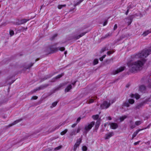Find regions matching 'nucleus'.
Returning a JSON list of instances; mask_svg holds the SVG:
<instances>
[{
    "mask_svg": "<svg viewBox=\"0 0 151 151\" xmlns=\"http://www.w3.org/2000/svg\"><path fill=\"white\" fill-rule=\"evenodd\" d=\"M99 117V115L98 114L93 115L92 116V118L94 120L98 119Z\"/></svg>",
    "mask_w": 151,
    "mask_h": 151,
    "instance_id": "a878e982",
    "label": "nucleus"
},
{
    "mask_svg": "<svg viewBox=\"0 0 151 151\" xmlns=\"http://www.w3.org/2000/svg\"><path fill=\"white\" fill-rule=\"evenodd\" d=\"M142 122L141 121H137L135 122V124L137 126H138L141 124L142 123Z\"/></svg>",
    "mask_w": 151,
    "mask_h": 151,
    "instance_id": "bb28decb",
    "label": "nucleus"
},
{
    "mask_svg": "<svg viewBox=\"0 0 151 151\" xmlns=\"http://www.w3.org/2000/svg\"><path fill=\"white\" fill-rule=\"evenodd\" d=\"M150 124H149V125H148V126L146 127H145V128H146V129H148V128H150Z\"/></svg>",
    "mask_w": 151,
    "mask_h": 151,
    "instance_id": "680f3d73",
    "label": "nucleus"
},
{
    "mask_svg": "<svg viewBox=\"0 0 151 151\" xmlns=\"http://www.w3.org/2000/svg\"><path fill=\"white\" fill-rule=\"evenodd\" d=\"M87 101L88 102L87 103L88 104H90L94 102V100L92 99H89L88 101H87Z\"/></svg>",
    "mask_w": 151,
    "mask_h": 151,
    "instance_id": "7c9ffc66",
    "label": "nucleus"
},
{
    "mask_svg": "<svg viewBox=\"0 0 151 151\" xmlns=\"http://www.w3.org/2000/svg\"><path fill=\"white\" fill-rule=\"evenodd\" d=\"M115 101V99H113L112 100H111L109 102H110V103H111V104L114 103Z\"/></svg>",
    "mask_w": 151,
    "mask_h": 151,
    "instance_id": "864d4df0",
    "label": "nucleus"
},
{
    "mask_svg": "<svg viewBox=\"0 0 151 151\" xmlns=\"http://www.w3.org/2000/svg\"><path fill=\"white\" fill-rule=\"evenodd\" d=\"M125 68V66L121 67L117 69L116 70L113 71L111 73V74L112 75H115L122 71L124 70Z\"/></svg>",
    "mask_w": 151,
    "mask_h": 151,
    "instance_id": "39448f33",
    "label": "nucleus"
},
{
    "mask_svg": "<svg viewBox=\"0 0 151 151\" xmlns=\"http://www.w3.org/2000/svg\"><path fill=\"white\" fill-rule=\"evenodd\" d=\"M106 56V55H103L102 57V58H104Z\"/></svg>",
    "mask_w": 151,
    "mask_h": 151,
    "instance_id": "69168bd1",
    "label": "nucleus"
},
{
    "mask_svg": "<svg viewBox=\"0 0 151 151\" xmlns=\"http://www.w3.org/2000/svg\"><path fill=\"white\" fill-rule=\"evenodd\" d=\"M62 147V145H60V146H59L58 147H55V149H54V150H60V149Z\"/></svg>",
    "mask_w": 151,
    "mask_h": 151,
    "instance_id": "4c0bfd02",
    "label": "nucleus"
},
{
    "mask_svg": "<svg viewBox=\"0 0 151 151\" xmlns=\"http://www.w3.org/2000/svg\"><path fill=\"white\" fill-rule=\"evenodd\" d=\"M77 124L76 123L72 125L71 127L72 128H74L77 125Z\"/></svg>",
    "mask_w": 151,
    "mask_h": 151,
    "instance_id": "bf43d9fd",
    "label": "nucleus"
},
{
    "mask_svg": "<svg viewBox=\"0 0 151 151\" xmlns=\"http://www.w3.org/2000/svg\"><path fill=\"white\" fill-rule=\"evenodd\" d=\"M22 120V119H21L17 120L15 121H14L13 123L11 124H10L9 125V127H11L13 125H14L17 123L19 122H21Z\"/></svg>",
    "mask_w": 151,
    "mask_h": 151,
    "instance_id": "dca6fc26",
    "label": "nucleus"
},
{
    "mask_svg": "<svg viewBox=\"0 0 151 151\" xmlns=\"http://www.w3.org/2000/svg\"><path fill=\"white\" fill-rule=\"evenodd\" d=\"M64 73H62L60 75H58L57 76L54 77L51 81V82H55L58 79H59L62 76H64Z\"/></svg>",
    "mask_w": 151,
    "mask_h": 151,
    "instance_id": "6e6552de",
    "label": "nucleus"
},
{
    "mask_svg": "<svg viewBox=\"0 0 151 151\" xmlns=\"http://www.w3.org/2000/svg\"><path fill=\"white\" fill-rule=\"evenodd\" d=\"M82 1H81V0H80V1H79L78 2H77L76 4H75L74 5V6H76L77 5H78L81 2H82Z\"/></svg>",
    "mask_w": 151,
    "mask_h": 151,
    "instance_id": "37998d69",
    "label": "nucleus"
},
{
    "mask_svg": "<svg viewBox=\"0 0 151 151\" xmlns=\"http://www.w3.org/2000/svg\"><path fill=\"white\" fill-rule=\"evenodd\" d=\"M98 59H96L94 60L93 64L94 65H95L98 64Z\"/></svg>",
    "mask_w": 151,
    "mask_h": 151,
    "instance_id": "c756f323",
    "label": "nucleus"
},
{
    "mask_svg": "<svg viewBox=\"0 0 151 151\" xmlns=\"http://www.w3.org/2000/svg\"><path fill=\"white\" fill-rule=\"evenodd\" d=\"M107 22H108V21L107 20H106L105 21V22H104V24H103V25L104 26H105L106 25L107 23Z\"/></svg>",
    "mask_w": 151,
    "mask_h": 151,
    "instance_id": "603ef678",
    "label": "nucleus"
},
{
    "mask_svg": "<svg viewBox=\"0 0 151 151\" xmlns=\"http://www.w3.org/2000/svg\"><path fill=\"white\" fill-rule=\"evenodd\" d=\"M114 133L113 132H110L108 134H105V139H108L111 137L113 136L114 135Z\"/></svg>",
    "mask_w": 151,
    "mask_h": 151,
    "instance_id": "9d476101",
    "label": "nucleus"
},
{
    "mask_svg": "<svg viewBox=\"0 0 151 151\" xmlns=\"http://www.w3.org/2000/svg\"><path fill=\"white\" fill-rule=\"evenodd\" d=\"M151 53L150 49H146L143 50L141 52L135 55L134 58L139 59L141 60H138L134 62L128 63L127 64L129 68L130 71L132 73L135 72L141 69L146 61L145 58Z\"/></svg>",
    "mask_w": 151,
    "mask_h": 151,
    "instance_id": "f257e3e1",
    "label": "nucleus"
},
{
    "mask_svg": "<svg viewBox=\"0 0 151 151\" xmlns=\"http://www.w3.org/2000/svg\"><path fill=\"white\" fill-rule=\"evenodd\" d=\"M57 36V34H54L51 37V39L52 40H53L54 38L56 37V36Z\"/></svg>",
    "mask_w": 151,
    "mask_h": 151,
    "instance_id": "49530a36",
    "label": "nucleus"
},
{
    "mask_svg": "<svg viewBox=\"0 0 151 151\" xmlns=\"http://www.w3.org/2000/svg\"><path fill=\"white\" fill-rule=\"evenodd\" d=\"M146 129V128H143L142 129H139L137 130L136 131H137L138 133L140 131L143 130L144 129Z\"/></svg>",
    "mask_w": 151,
    "mask_h": 151,
    "instance_id": "6e6d98bb",
    "label": "nucleus"
},
{
    "mask_svg": "<svg viewBox=\"0 0 151 151\" xmlns=\"http://www.w3.org/2000/svg\"><path fill=\"white\" fill-rule=\"evenodd\" d=\"M66 5L65 4L64 5H59L58 6V8L59 9H60L63 7H65Z\"/></svg>",
    "mask_w": 151,
    "mask_h": 151,
    "instance_id": "72a5a7b5",
    "label": "nucleus"
},
{
    "mask_svg": "<svg viewBox=\"0 0 151 151\" xmlns=\"http://www.w3.org/2000/svg\"><path fill=\"white\" fill-rule=\"evenodd\" d=\"M111 105L110 102H108L107 101H104L101 106L102 109H107Z\"/></svg>",
    "mask_w": 151,
    "mask_h": 151,
    "instance_id": "20e7f679",
    "label": "nucleus"
},
{
    "mask_svg": "<svg viewBox=\"0 0 151 151\" xmlns=\"http://www.w3.org/2000/svg\"><path fill=\"white\" fill-rule=\"evenodd\" d=\"M68 129H66L64 130L61 132L60 134L62 135H64L68 132Z\"/></svg>",
    "mask_w": 151,
    "mask_h": 151,
    "instance_id": "cd10ccee",
    "label": "nucleus"
},
{
    "mask_svg": "<svg viewBox=\"0 0 151 151\" xmlns=\"http://www.w3.org/2000/svg\"><path fill=\"white\" fill-rule=\"evenodd\" d=\"M68 82H66L63 83H60L57 88H56L54 90L53 93H54L56 91L60 89L61 87L66 85L68 84Z\"/></svg>",
    "mask_w": 151,
    "mask_h": 151,
    "instance_id": "0eeeda50",
    "label": "nucleus"
},
{
    "mask_svg": "<svg viewBox=\"0 0 151 151\" xmlns=\"http://www.w3.org/2000/svg\"><path fill=\"white\" fill-rule=\"evenodd\" d=\"M139 90L140 91L145 93L146 90V87L144 85H142L139 87Z\"/></svg>",
    "mask_w": 151,
    "mask_h": 151,
    "instance_id": "ddd939ff",
    "label": "nucleus"
},
{
    "mask_svg": "<svg viewBox=\"0 0 151 151\" xmlns=\"http://www.w3.org/2000/svg\"><path fill=\"white\" fill-rule=\"evenodd\" d=\"M143 105V103H141L137 105L136 107V109H139L140 108H141L142 106Z\"/></svg>",
    "mask_w": 151,
    "mask_h": 151,
    "instance_id": "5701e85b",
    "label": "nucleus"
},
{
    "mask_svg": "<svg viewBox=\"0 0 151 151\" xmlns=\"http://www.w3.org/2000/svg\"><path fill=\"white\" fill-rule=\"evenodd\" d=\"M110 127L113 129H115L118 127V125L117 124L114 123H111L109 124Z\"/></svg>",
    "mask_w": 151,
    "mask_h": 151,
    "instance_id": "9b49d317",
    "label": "nucleus"
},
{
    "mask_svg": "<svg viewBox=\"0 0 151 151\" xmlns=\"http://www.w3.org/2000/svg\"><path fill=\"white\" fill-rule=\"evenodd\" d=\"M131 98L135 97L137 99H139L140 98V96L138 93H135V94H132L130 95Z\"/></svg>",
    "mask_w": 151,
    "mask_h": 151,
    "instance_id": "2eb2a0df",
    "label": "nucleus"
},
{
    "mask_svg": "<svg viewBox=\"0 0 151 151\" xmlns=\"http://www.w3.org/2000/svg\"><path fill=\"white\" fill-rule=\"evenodd\" d=\"M81 129V128L80 127H78V129H77V131H76V133H79L80 132Z\"/></svg>",
    "mask_w": 151,
    "mask_h": 151,
    "instance_id": "de8ad7c7",
    "label": "nucleus"
},
{
    "mask_svg": "<svg viewBox=\"0 0 151 151\" xmlns=\"http://www.w3.org/2000/svg\"><path fill=\"white\" fill-rule=\"evenodd\" d=\"M58 102V101H55L53 102L52 104V106H50V107L52 108L53 107L55 106L57 104Z\"/></svg>",
    "mask_w": 151,
    "mask_h": 151,
    "instance_id": "473e14b6",
    "label": "nucleus"
},
{
    "mask_svg": "<svg viewBox=\"0 0 151 151\" xmlns=\"http://www.w3.org/2000/svg\"><path fill=\"white\" fill-rule=\"evenodd\" d=\"M64 124H63V123L62 124H60L59 125H58L55 128V129L54 130L56 129H58L60 126H62V125H64Z\"/></svg>",
    "mask_w": 151,
    "mask_h": 151,
    "instance_id": "ea45409f",
    "label": "nucleus"
},
{
    "mask_svg": "<svg viewBox=\"0 0 151 151\" xmlns=\"http://www.w3.org/2000/svg\"><path fill=\"white\" fill-rule=\"evenodd\" d=\"M111 33H109L108 34H106L105 35L104 37V38H105L110 36H111Z\"/></svg>",
    "mask_w": 151,
    "mask_h": 151,
    "instance_id": "f704fd0d",
    "label": "nucleus"
},
{
    "mask_svg": "<svg viewBox=\"0 0 151 151\" xmlns=\"http://www.w3.org/2000/svg\"><path fill=\"white\" fill-rule=\"evenodd\" d=\"M122 106H123L129 107V104L128 102L126 101L123 103Z\"/></svg>",
    "mask_w": 151,
    "mask_h": 151,
    "instance_id": "4be33fe9",
    "label": "nucleus"
},
{
    "mask_svg": "<svg viewBox=\"0 0 151 151\" xmlns=\"http://www.w3.org/2000/svg\"><path fill=\"white\" fill-rule=\"evenodd\" d=\"M81 141L82 139L81 138H80L77 140V141L75 144L79 146L81 143Z\"/></svg>",
    "mask_w": 151,
    "mask_h": 151,
    "instance_id": "b1692460",
    "label": "nucleus"
},
{
    "mask_svg": "<svg viewBox=\"0 0 151 151\" xmlns=\"http://www.w3.org/2000/svg\"><path fill=\"white\" fill-rule=\"evenodd\" d=\"M138 133L137 131H136L134 133L132 136V139H133L136 136Z\"/></svg>",
    "mask_w": 151,
    "mask_h": 151,
    "instance_id": "c9c22d12",
    "label": "nucleus"
},
{
    "mask_svg": "<svg viewBox=\"0 0 151 151\" xmlns=\"http://www.w3.org/2000/svg\"><path fill=\"white\" fill-rule=\"evenodd\" d=\"M34 63H31L30 65H29L26 68V69H28L31 68L34 64Z\"/></svg>",
    "mask_w": 151,
    "mask_h": 151,
    "instance_id": "79ce46f5",
    "label": "nucleus"
},
{
    "mask_svg": "<svg viewBox=\"0 0 151 151\" xmlns=\"http://www.w3.org/2000/svg\"><path fill=\"white\" fill-rule=\"evenodd\" d=\"M117 25L116 24H115V25L114 26V30H115L117 28Z\"/></svg>",
    "mask_w": 151,
    "mask_h": 151,
    "instance_id": "13d9d810",
    "label": "nucleus"
},
{
    "mask_svg": "<svg viewBox=\"0 0 151 151\" xmlns=\"http://www.w3.org/2000/svg\"><path fill=\"white\" fill-rule=\"evenodd\" d=\"M30 135L29 134H27L26 136V137L25 138H24V139H21L20 140V141L19 142H22V141H23L24 140L26 139H27V138L29 137V136H30Z\"/></svg>",
    "mask_w": 151,
    "mask_h": 151,
    "instance_id": "e433bc0d",
    "label": "nucleus"
},
{
    "mask_svg": "<svg viewBox=\"0 0 151 151\" xmlns=\"http://www.w3.org/2000/svg\"><path fill=\"white\" fill-rule=\"evenodd\" d=\"M48 86H49V85L48 84H45L44 85L41 86H40L38 88H36L35 89H34L33 90V92H36V91H37L41 89H44V88L47 87Z\"/></svg>",
    "mask_w": 151,
    "mask_h": 151,
    "instance_id": "1a4fd4ad",
    "label": "nucleus"
},
{
    "mask_svg": "<svg viewBox=\"0 0 151 151\" xmlns=\"http://www.w3.org/2000/svg\"><path fill=\"white\" fill-rule=\"evenodd\" d=\"M29 20V19H22L20 21H19L18 22H15V24L16 25H20L22 24H24V23H26Z\"/></svg>",
    "mask_w": 151,
    "mask_h": 151,
    "instance_id": "423d86ee",
    "label": "nucleus"
},
{
    "mask_svg": "<svg viewBox=\"0 0 151 151\" xmlns=\"http://www.w3.org/2000/svg\"><path fill=\"white\" fill-rule=\"evenodd\" d=\"M37 98H38L37 96H34L32 97L31 99L36 100V99H37Z\"/></svg>",
    "mask_w": 151,
    "mask_h": 151,
    "instance_id": "8fccbe9b",
    "label": "nucleus"
},
{
    "mask_svg": "<svg viewBox=\"0 0 151 151\" xmlns=\"http://www.w3.org/2000/svg\"><path fill=\"white\" fill-rule=\"evenodd\" d=\"M100 122L99 120H97L96 123V124L95 126V127L96 129H97L99 128L100 124Z\"/></svg>",
    "mask_w": 151,
    "mask_h": 151,
    "instance_id": "aec40b11",
    "label": "nucleus"
},
{
    "mask_svg": "<svg viewBox=\"0 0 151 151\" xmlns=\"http://www.w3.org/2000/svg\"><path fill=\"white\" fill-rule=\"evenodd\" d=\"M130 7L128 6L127 7V12H126V13H125V14H126V15H127L128 14V13L129 12V9H130Z\"/></svg>",
    "mask_w": 151,
    "mask_h": 151,
    "instance_id": "a18cd8bd",
    "label": "nucleus"
},
{
    "mask_svg": "<svg viewBox=\"0 0 151 151\" xmlns=\"http://www.w3.org/2000/svg\"><path fill=\"white\" fill-rule=\"evenodd\" d=\"M151 32V31L150 30H148L145 32L143 34H142V35H143L144 36H145L147 35L148 34Z\"/></svg>",
    "mask_w": 151,
    "mask_h": 151,
    "instance_id": "412c9836",
    "label": "nucleus"
},
{
    "mask_svg": "<svg viewBox=\"0 0 151 151\" xmlns=\"http://www.w3.org/2000/svg\"><path fill=\"white\" fill-rule=\"evenodd\" d=\"M87 147L86 146H83L82 147V150L83 151H86L87 150Z\"/></svg>",
    "mask_w": 151,
    "mask_h": 151,
    "instance_id": "c03bdc74",
    "label": "nucleus"
},
{
    "mask_svg": "<svg viewBox=\"0 0 151 151\" xmlns=\"http://www.w3.org/2000/svg\"><path fill=\"white\" fill-rule=\"evenodd\" d=\"M76 81H75L74 82H73V83H72V84L73 85V86H74V87L75 86V84H76Z\"/></svg>",
    "mask_w": 151,
    "mask_h": 151,
    "instance_id": "052dcab7",
    "label": "nucleus"
},
{
    "mask_svg": "<svg viewBox=\"0 0 151 151\" xmlns=\"http://www.w3.org/2000/svg\"><path fill=\"white\" fill-rule=\"evenodd\" d=\"M95 122H91L88 125L86 126L85 127V131L84 133L86 134L91 129L92 127L94 125Z\"/></svg>",
    "mask_w": 151,
    "mask_h": 151,
    "instance_id": "f03ea898",
    "label": "nucleus"
},
{
    "mask_svg": "<svg viewBox=\"0 0 151 151\" xmlns=\"http://www.w3.org/2000/svg\"><path fill=\"white\" fill-rule=\"evenodd\" d=\"M127 117L126 116H122L120 118V119L121 121H123Z\"/></svg>",
    "mask_w": 151,
    "mask_h": 151,
    "instance_id": "2f4dec72",
    "label": "nucleus"
},
{
    "mask_svg": "<svg viewBox=\"0 0 151 151\" xmlns=\"http://www.w3.org/2000/svg\"><path fill=\"white\" fill-rule=\"evenodd\" d=\"M81 119V117H78V119H77V121H76V123L77 124L78 123V122H79L80 121Z\"/></svg>",
    "mask_w": 151,
    "mask_h": 151,
    "instance_id": "3c124183",
    "label": "nucleus"
},
{
    "mask_svg": "<svg viewBox=\"0 0 151 151\" xmlns=\"http://www.w3.org/2000/svg\"><path fill=\"white\" fill-rule=\"evenodd\" d=\"M108 119L109 120H111V118L110 116H109L108 117Z\"/></svg>",
    "mask_w": 151,
    "mask_h": 151,
    "instance_id": "0e129e2a",
    "label": "nucleus"
},
{
    "mask_svg": "<svg viewBox=\"0 0 151 151\" xmlns=\"http://www.w3.org/2000/svg\"><path fill=\"white\" fill-rule=\"evenodd\" d=\"M45 6H44L43 5H42L41 6V8H40V10L41 9L44 7H45Z\"/></svg>",
    "mask_w": 151,
    "mask_h": 151,
    "instance_id": "338daca9",
    "label": "nucleus"
},
{
    "mask_svg": "<svg viewBox=\"0 0 151 151\" xmlns=\"http://www.w3.org/2000/svg\"><path fill=\"white\" fill-rule=\"evenodd\" d=\"M134 99H129L128 100V102L129 104H133L134 103Z\"/></svg>",
    "mask_w": 151,
    "mask_h": 151,
    "instance_id": "c85d7f7f",
    "label": "nucleus"
},
{
    "mask_svg": "<svg viewBox=\"0 0 151 151\" xmlns=\"http://www.w3.org/2000/svg\"><path fill=\"white\" fill-rule=\"evenodd\" d=\"M14 82V81H12L10 83H9L10 85L12 83H13Z\"/></svg>",
    "mask_w": 151,
    "mask_h": 151,
    "instance_id": "774afa93",
    "label": "nucleus"
},
{
    "mask_svg": "<svg viewBox=\"0 0 151 151\" xmlns=\"http://www.w3.org/2000/svg\"><path fill=\"white\" fill-rule=\"evenodd\" d=\"M72 86L71 85H69L65 89V92H67L69 91L72 89Z\"/></svg>",
    "mask_w": 151,
    "mask_h": 151,
    "instance_id": "a211bd4d",
    "label": "nucleus"
},
{
    "mask_svg": "<svg viewBox=\"0 0 151 151\" xmlns=\"http://www.w3.org/2000/svg\"><path fill=\"white\" fill-rule=\"evenodd\" d=\"M113 52L109 51L107 52V54L108 55H110L112 54Z\"/></svg>",
    "mask_w": 151,
    "mask_h": 151,
    "instance_id": "09e8293b",
    "label": "nucleus"
},
{
    "mask_svg": "<svg viewBox=\"0 0 151 151\" xmlns=\"http://www.w3.org/2000/svg\"><path fill=\"white\" fill-rule=\"evenodd\" d=\"M130 126L131 129H133L135 127V125L134 124L133 121L132 120L130 122Z\"/></svg>",
    "mask_w": 151,
    "mask_h": 151,
    "instance_id": "6ab92c4d",
    "label": "nucleus"
},
{
    "mask_svg": "<svg viewBox=\"0 0 151 151\" xmlns=\"http://www.w3.org/2000/svg\"><path fill=\"white\" fill-rule=\"evenodd\" d=\"M79 146L76 144H75L74 146L73 150L74 151H76V150L77 148Z\"/></svg>",
    "mask_w": 151,
    "mask_h": 151,
    "instance_id": "a19ab883",
    "label": "nucleus"
},
{
    "mask_svg": "<svg viewBox=\"0 0 151 151\" xmlns=\"http://www.w3.org/2000/svg\"><path fill=\"white\" fill-rule=\"evenodd\" d=\"M106 47H104V48H102L101 50V52H104L106 50Z\"/></svg>",
    "mask_w": 151,
    "mask_h": 151,
    "instance_id": "4d7b16f0",
    "label": "nucleus"
},
{
    "mask_svg": "<svg viewBox=\"0 0 151 151\" xmlns=\"http://www.w3.org/2000/svg\"><path fill=\"white\" fill-rule=\"evenodd\" d=\"M140 142V141H137V142H135L134 143V145H139V143Z\"/></svg>",
    "mask_w": 151,
    "mask_h": 151,
    "instance_id": "5fc2aeb1",
    "label": "nucleus"
},
{
    "mask_svg": "<svg viewBox=\"0 0 151 151\" xmlns=\"http://www.w3.org/2000/svg\"><path fill=\"white\" fill-rule=\"evenodd\" d=\"M103 59H104V58H102V57H101V58H99V60H100V61H102L103 60Z\"/></svg>",
    "mask_w": 151,
    "mask_h": 151,
    "instance_id": "e2e57ef3",
    "label": "nucleus"
},
{
    "mask_svg": "<svg viewBox=\"0 0 151 151\" xmlns=\"http://www.w3.org/2000/svg\"><path fill=\"white\" fill-rule=\"evenodd\" d=\"M76 134V130L75 129H73L71 131L70 133V135L72 136L73 135H75Z\"/></svg>",
    "mask_w": 151,
    "mask_h": 151,
    "instance_id": "393cba45",
    "label": "nucleus"
},
{
    "mask_svg": "<svg viewBox=\"0 0 151 151\" xmlns=\"http://www.w3.org/2000/svg\"><path fill=\"white\" fill-rule=\"evenodd\" d=\"M53 75V74H50L45 76L42 79L43 81L49 78L52 77Z\"/></svg>",
    "mask_w": 151,
    "mask_h": 151,
    "instance_id": "f3484780",
    "label": "nucleus"
},
{
    "mask_svg": "<svg viewBox=\"0 0 151 151\" xmlns=\"http://www.w3.org/2000/svg\"><path fill=\"white\" fill-rule=\"evenodd\" d=\"M86 33V32H83L78 36H73V38L75 40L78 39L80 37L84 35Z\"/></svg>",
    "mask_w": 151,
    "mask_h": 151,
    "instance_id": "f8f14e48",
    "label": "nucleus"
},
{
    "mask_svg": "<svg viewBox=\"0 0 151 151\" xmlns=\"http://www.w3.org/2000/svg\"><path fill=\"white\" fill-rule=\"evenodd\" d=\"M50 52L49 53H52L55 52H57L58 50H60L61 51H63L65 50V48L64 47H55V48H52V47L50 48Z\"/></svg>",
    "mask_w": 151,
    "mask_h": 151,
    "instance_id": "7ed1b4c3",
    "label": "nucleus"
},
{
    "mask_svg": "<svg viewBox=\"0 0 151 151\" xmlns=\"http://www.w3.org/2000/svg\"><path fill=\"white\" fill-rule=\"evenodd\" d=\"M133 17H134L132 15V16H131L127 18V19H128V21L127 22V23L128 24V26L131 23L132 21V20L133 18Z\"/></svg>",
    "mask_w": 151,
    "mask_h": 151,
    "instance_id": "4468645a",
    "label": "nucleus"
},
{
    "mask_svg": "<svg viewBox=\"0 0 151 151\" xmlns=\"http://www.w3.org/2000/svg\"><path fill=\"white\" fill-rule=\"evenodd\" d=\"M14 34V32L12 30H10L9 31V34L11 36H12Z\"/></svg>",
    "mask_w": 151,
    "mask_h": 151,
    "instance_id": "58836bf2",
    "label": "nucleus"
}]
</instances>
